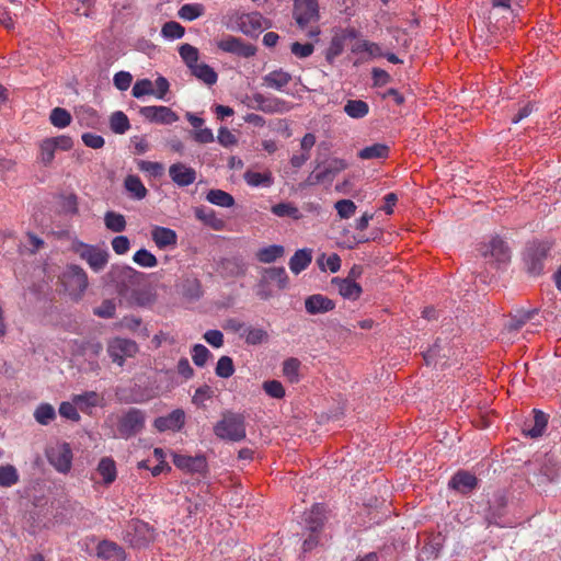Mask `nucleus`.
I'll list each match as a JSON object with an SVG mask.
<instances>
[{"mask_svg":"<svg viewBox=\"0 0 561 561\" xmlns=\"http://www.w3.org/2000/svg\"><path fill=\"white\" fill-rule=\"evenodd\" d=\"M483 256H491L499 263H505L510 260L511 252L505 241L499 237L491 239L488 245L482 250Z\"/></svg>","mask_w":561,"mask_h":561,"instance_id":"6ab92c4d","label":"nucleus"},{"mask_svg":"<svg viewBox=\"0 0 561 561\" xmlns=\"http://www.w3.org/2000/svg\"><path fill=\"white\" fill-rule=\"evenodd\" d=\"M284 255V247L278 244H272L265 248L260 249L256 252V259L261 263H273L277 259Z\"/></svg>","mask_w":561,"mask_h":561,"instance_id":"ea45409f","label":"nucleus"},{"mask_svg":"<svg viewBox=\"0 0 561 561\" xmlns=\"http://www.w3.org/2000/svg\"><path fill=\"white\" fill-rule=\"evenodd\" d=\"M179 54L190 70L198 65L199 51L195 46L182 44L179 47Z\"/></svg>","mask_w":561,"mask_h":561,"instance_id":"a18cd8bd","label":"nucleus"},{"mask_svg":"<svg viewBox=\"0 0 561 561\" xmlns=\"http://www.w3.org/2000/svg\"><path fill=\"white\" fill-rule=\"evenodd\" d=\"M151 239L159 249L175 247L178 243V234L171 228L154 226L151 230Z\"/></svg>","mask_w":561,"mask_h":561,"instance_id":"412c9836","label":"nucleus"},{"mask_svg":"<svg viewBox=\"0 0 561 561\" xmlns=\"http://www.w3.org/2000/svg\"><path fill=\"white\" fill-rule=\"evenodd\" d=\"M216 436L222 439L239 442L245 437V419L240 413L226 412L214 427Z\"/></svg>","mask_w":561,"mask_h":561,"instance_id":"f03ea898","label":"nucleus"},{"mask_svg":"<svg viewBox=\"0 0 561 561\" xmlns=\"http://www.w3.org/2000/svg\"><path fill=\"white\" fill-rule=\"evenodd\" d=\"M207 458H173L175 467L184 472L204 473L207 469Z\"/></svg>","mask_w":561,"mask_h":561,"instance_id":"393cba45","label":"nucleus"},{"mask_svg":"<svg viewBox=\"0 0 561 561\" xmlns=\"http://www.w3.org/2000/svg\"><path fill=\"white\" fill-rule=\"evenodd\" d=\"M290 50L298 58H307L313 53L314 46L311 43L295 42L291 44Z\"/></svg>","mask_w":561,"mask_h":561,"instance_id":"69168bd1","label":"nucleus"},{"mask_svg":"<svg viewBox=\"0 0 561 561\" xmlns=\"http://www.w3.org/2000/svg\"><path fill=\"white\" fill-rule=\"evenodd\" d=\"M551 244L548 242L534 241L529 243L523 254L526 271L534 276L543 272L545 261L550 252Z\"/></svg>","mask_w":561,"mask_h":561,"instance_id":"7ed1b4c3","label":"nucleus"},{"mask_svg":"<svg viewBox=\"0 0 561 561\" xmlns=\"http://www.w3.org/2000/svg\"><path fill=\"white\" fill-rule=\"evenodd\" d=\"M33 415L38 424L48 425L56 419V411L50 403H41L35 409Z\"/></svg>","mask_w":561,"mask_h":561,"instance_id":"a19ab883","label":"nucleus"},{"mask_svg":"<svg viewBox=\"0 0 561 561\" xmlns=\"http://www.w3.org/2000/svg\"><path fill=\"white\" fill-rule=\"evenodd\" d=\"M549 415L541 410L534 409L533 416L525 420L522 433L526 437L538 438L542 436L548 425Z\"/></svg>","mask_w":561,"mask_h":561,"instance_id":"4468645a","label":"nucleus"},{"mask_svg":"<svg viewBox=\"0 0 561 561\" xmlns=\"http://www.w3.org/2000/svg\"><path fill=\"white\" fill-rule=\"evenodd\" d=\"M153 82L149 79L137 80L131 89V94L136 99H140L145 95H153Z\"/></svg>","mask_w":561,"mask_h":561,"instance_id":"6e6d98bb","label":"nucleus"},{"mask_svg":"<svg viewBox=\"0 0 561 561\" xmlns=\"http://www.w3.org/2000/svg\"><path fill=\"white\" fill-rule=\"evenodd\" d=\"M389 147L386 144H374L359 150L358 157L363 160L386 159L389 156Z\"/></svg>","mask_w":561,"mask_h":561,"instance_id":"7c9ffc66","label":"nucleus"},{"mask_svg":"<svg viewBox=\"0 0 561 561\" xmlns=\"http://www.w3.org/2000/svg\"><path fill=\"white\" fill-rule=\"evenodd\" d=\"M300 362L290 357L283 363V374L290 382H297L299 377Z\"/></svg>","mask_w":561,"mask_h":561,"instance_id":"5fc2aeb1","label":"nucleus"},{"mask_svg":"<svg viewBox=\"0 0 561 561\" xmlns=\"http://www.w3.org/2000/svg\"><path fill=\"white\" fill-rule=\"evenodd\" d=\"M191 72L194 77L207 85H214L218 80L217 72L210 66L204 62L198 64L192 68Z\"/></svg>","mask_w":561,"mask_h":561,"instance_id":"473e14b6","label":"nucleus"},{"mask_svg":"<svg viewBox=\"0 0 561 561\" xmlns=\"http://www.w3.org/2000/svg\"><path fill=\"white\" fill-rule=\"evenodd\" d=\"M291 80V75L283 69H277L271 71L266 76L263 77L264 84L267 88H272L275 90H282L286 87Z\"/></svg>","mask_w":561,"mask_h":561,"instance_id":"c756f323","label":"nucleus"},{"mask_svg":"<svg viewBox=\"0 0 561 561\" xmlns=\"http://www.w3.org/2000/svg\"><path fill=\"white\" fill-rule=\"evenodd\" d=\"M252 107L266 114H283L291 108L289 102L277 96H266L262 93H255L252 96Z\"/></svg>","mask_w":561,"mask_h":561,"instance_id":"9d476101","label":"nucleus"},{"mask_svg":"<svg viewBox=\"0 0 561 561\" xmlns=\"http://www.w3.org/2000/svg\"><path fill=\"white\" fill-rule=\"evenodd\" d=\"M448 484L451 489L468 494L478 486V479L468 471L459 470L453 476Z\"/></svg>","mask_w":561,"mask_h":561,"instance_id":"f3484780","label":"nucleus"},{"mask_svg":"<svg viewBox=\"0 0 561 561\" xmlns=\"http://www.w3.org/2000/svg\"><path fill=\"white\" fill-rule=\"evenodd\" d=\"M456 355L447 339L437 337L435 343L424 353V360L427 365L434 364L445 366L447 360Z\"/></svg>","mask_w":561,"mask_h":561,"instance_id":"1a4fd4ad","label":"nucleus"},{"mask_svg":"<svg viewBox=\"0 0 561 561\" xmlns=\"http://www.w3.org/2000/svg\"><path fill=\"white\" fill-rule=\"evenodd\" d=\"M139 114L148 122L171 125L179 121V115L170 107L163 105L142 106Z\"/></svg>","mask_w":561,"mask_h":561,"instance_id":"9b49d317","label":"nucleus"},{"mask_svg":"<svg viewBox=\"0 0 561 561\" xmlns=\"http://www.w3.org/2000/svg\"><path fill=\"white\" fill-rule=\"evenodd\" d=\"M115 311H116V306H115L114 301L107 299V300L102 301L100 307H98L94 310V313L101 318L108 319V318H113L115 316Z\"/></svg>","mask_w":561,"mask_h":561,"instance_id":"774afa93","label":"nucleus"},{"mask_svg":"<svg viewBox=\"0 0 561 561\" xmlns=\"http://www.w3.org/2000/svg\"><path fill=\"white\" fill-rule=\"evenodd\" d=\"M110 127L113 133L123 135L130 128V123L124 112L116 111L110 117Z\"/></svg>","mask_w":561,"mask_h":561,"instance_id":"37998d69","label":"nucleus"},{"mask_svg":"<svg viewBox=\"0 0 561 561\" xmlns=\"http://www.w3.org/2000/svg\"><path fill=\"white\" fill-rule=\"evenodd\" d=\"M262 280H264L265 284L267 282H276L279 289H285L288 285V275L284 267H268L264 270V275Z\"/></svg>","mask_w":561,"mask_h":561,"instance_id":"c9c22d12","label":"nucleus"},{"mask_svg":"<svg viewBox=\"0 0 561 561\" xmlns=\"http://www.w3.org/2000/svg\"><path fill=\"white\" fill-rule=\"evenodd\" d=\"M344 112L351 118L359 119L369 113V105L363 100H347Z\"/></svg>","mask_w":561,"mask_h":561,"instance_id":"f704fd0d","label":"nucleus"},{"mask_svg":"<svg viewBox=\"0 0 561 561\" xmlns=\"http://www.w3.org/2000/svg\"><path fill=\"white\" fill-rule=\"evenodd\" d=\"M72 249L82 260H84L94 272L102 271L108 262V252L96 245L88 244L82 241H75Z\"/></svg>","mask_w":561,"mask_h":561,"instance_id":"39448f33","label":"nucleus"},{"mask_svg":"<svg viewBox=\"0 0 561 561\" xmlns=\"http://www.w3.org/2000/svg\"><path fill=\"white\" fill-rule=\"evenodd\" d=\"M248 265L242 257L231 256L220 260L217 272L224 278H238L245 275Z\"/></svg>","mask_w":561,"mask_h":561,"instance_id":"2eb2a0df","label":"nucleus"},{"mask_svg":"<svg viewBox=\"0 0 561 561\" xmlns=\"http://www.w3.org/2000/svg\"><path fill=\"white\" fill-rule=\"evenodd\" d=\"M241 337H243L249 345H259L267 341L268 333L264 329L247 325L244 332L241 333Z\"/></svg>","mask_w":561,"mask_h":561,"instance_id":"79ce46f5","label":"nucleus"},{"mask_svg":"<svg viewBox=\"0 0 561 561\" xmlns=\"http://www.w3.org/2000/svg\"><path fill=\"white\" fill-rule=\"evenodd\" d=\"M271 211L277 217H289L293 219H300L302 217L298 207H296L293 203H278L273 205Z\"/></svg>","mask_w":561,"mask_h":561,"instance_id":"c03bdc74","label":"nucleus"},{"mask_svg":"<svg viewBox=\"0 0 561 561\" xmlns=\"http://www.w3.org/2000/svg\"><path fill=\"white\" fill-rule=\"evenodd\" d=\"M60 207L61 210L66 214H77L78 213V197L76 194L62 195L60 197Z\"/></svg>","mask_w":561,"mask_h":561,"instance_id":"e2e57ef3","label":"nucleus"},{"mask_svg":"<svg viewBox=\"0 0 561 561\" xmlns=\"http://www.w3.org/2000/svg\"><path fill=\"white\" fill-rule=\"evenodd\" d=\"M204 13V7L199 3H186L178 12L180 19L184 21H194Z\"/></svg>","mask_w":561,"mask_h":561,"instance_id":"de8ad7c7","label":"nucleus"},{"mask_svg":"<svg viewBox=\"0 0 561 561\" xmlns=\"http://www.w3.org/2000/svg\"><path fill=\"white\" fill-rule=\"evenodd\" d=\"M138 351L136 342L128 339L116 337L108 343L107 353L112 360L119 366L124 365L126 357L134 356Z\"/></svg>","mask_w":561,"mask_h":561,"instance_id":"f8f14e48","label":"nucleus"},{"mask_svg":"<svg viewBox=\"0 0 561 561\" xmlns=\"http://www.w3.org/2000/svg\"><path fill=\"white\" fill-rule=\"evenodd\" d=\"M169 175L180 187L188 186L196 180V171L182 162L171 164L169 168Z\"/></svg>","mask_w":561,"mask_h":561,"instance_id":"dca6fc26","label":"nucleus"},{"mask_svg":"<svg viewBox=\"0 0 561 561\" xmlns=\"http://www.w3.org/2000/svg\"><path fill=\"white\" fill-rule=\"evenodd\" d=\"M19 482V473L14 466H0V486L10 488Z\"/></svg>","mask_w":561,"mask_h":561,"instance_id":"49530a36","label":"nucleus"},{"mask_svg":"<svg viewBox=\"0 0 561 561\" xmlns=\"http://www.w3.org/2000/svg\"><path fill=\"white\" fill-rule=\"evenodd\" d=\"M195 217L204 222L206 226H209L214 230H221L225 226L222 219L216 216V213L211 208L207 207H196L194 209Z\"/></svg>","mask_w":561,"mask_h":561,"instance_id":"c85d7f7f","label":"nucleus"},{"mask_svg":"<svg viewBox=\"0 0 561 561\" xmlns=\"http://www.w3.org/2000/svg\"><path fill=\"white\" fill-rule=\"evenodd\" d=\"M305 308L309 314H319L332 311L335 302L321 294H314L306 298Z\"/></svg>","mask_w":561,"mask_h":561,"instance_id":"a211bd4d","label":"nucleus"},{"mask_svg":"<svg viewBox=\"0 0 561 561\" xmlns=\"http://www.w3.org/2000/svg\"><path fill=\"white\" fill-rule=\"evenodd\" d=\"M96 471L105 484H111L116 479L117 472L113 458H101Z\"/></svg>","mask_w":561,"mask_h":561,"instance_id":"4c0bfd02","label":"nucleus"},{"mask_svg":"<svg viewBox=\"0 0 561 561\" xmlns=\"http://www.w3.org/2000/svg\"><path fill=\"white\" fill-rule=\"evenodd\" d=\"M265 19L259 12H253L241 18L240 30L245 35L261 32L265 27Z\"/></svg>","mask_w":561,"mask_h":561,"instance_id":"b1692460","label":"nucleus"},{"mask_svg":"<svg viewBox=\"0 0 561 561\" xmlns=\"http://www.w3.org/2000/svg\"><path fill=\"white\" fill-rule=\"evenodd\" d=\"M133 81V76L127 71H118L114 75L113 82L119 91H126Z\"/></svg>","mask_w":561,"mask_h":561,"instance_id":"0e129e2a","label":"nucleus"},{"mask_svg":"<svg viewBox=\"0 0 561 561\" xmlns=\"http://www.w3.org/2000/svg\"><path fill=\"white\" fill-rule=\"evenodd\" d=\"M102 397L95 391H85L80 394H73L72 401L82 412H88L90 409L99 407L102 402Z\"/></svg>","mask_w":561,"mask_h":561,"instance_id":"a878e982","label":"nucleus"},{"mask_svg":"<svg viewBox=\"0 0 561 561\" xmlns=\"http://www.w3.org/2000/svg\"><path fill=\"white\" fill-rule=\"evenodd\" d=\"M98 556L107 561H125V550L114 541L103 540L98 545Z\"/></svg>","mask_w":561,"mask_h":561,"instance_id":"5701e85b","label":"nucleus"},{"mask_svg":"<svg viewBox=\"0 0 561 561\" xmlns=\"http://www.w3.org/2000/svg\"><path fill=\"white\" fill-rule=\"evenodd\" d=\"M104 225L112 232H123L127 222L124 215L108 210L104 214Z\"/></svg>","mask_w":561,"mask_h":561,"instance_id":"e433bc0d","label":"nucleus"},{"mask_svg":"<svg viewBox=\"0 0 561 561\" xmlns=\"http://www.w3.org/2000/svg\"><path fill=\"white\" fill-rule=\"evenodd\" d=\"M123 539L134 548H142L153 540V529L142 520L133 519L124 530Z\"/></svg>","mask_w":561,"mask_h":561,"instance_id":"423d86ee","label":"nucleus"},{"mask_svg":"<svg viewBox=\"0 0 561 561\" xmlns=\"http://www.w3.org/2000/svg\"><path fill=\"white\" fill-rule=\"evenodd\" d=\"M61 282L65 290L73 299H80L88 287V275L79 265H69L62 273Z\"/></svg>","mask_w":561,"mask_h":561,"instance_id":"20e7f679","label":"nucleus"},{"mask_svg":"<svg viewBox=\"0 0 561 561\" xmlns=\"http://www.w3.org/2000/svg\"><path fill=\"white\" fill-rule=\"evenodd\" d=\"M215 373L220 378H229L234 374V364L231 357L221 356L216 365Z\"/></svg>","mask_w":561,"mask_h":561,"instance_id":"603ef678","label":"nucleus"},{"mask_svg":"<svg viewBox=\"0 0 561 561\" xmlns=\"http://www.w3.org/2000/svg\"><path fill=\"white\" fill-rule=\"evenodd\" d=\"M138 468L150 470L153 477L171 470L170 465L163 458H144L138 462Z\"/></svg>","mask_w":561,"mask_h":561,"instance_id":"2f4dec72","label":"nucleus"},{"mask_svg":"<svg viewBox=\"0 0 561 561\" xmlns=\"http://www.w3.org/2000/svg\"><path fill=\"white\" fill-rule=\"evenodd\" d=\"M325 522V507L323 504H314L310 512L306 513L305 526L312 534H319Z\"/></svg>","mask_w":561,"mask_h":561,"instance_id":"aec40b11","label":"nucleus"},{"mask_svg":"<svg viewBox=\"0 0 561 561\" xmlns=\"http://www.w3.org/2000/svg\"><path fill=\"white\" fill-rule=\"evenodd\" d=\"M113 251L118 254L123 255L129 251L130 248V241L126 236H117L113 238L112 242Z\"/></svg>","mask_w":561,"mask_h":561,"instance_id":"338daca9","label":"nucleus"},{"mask_svg":"<svg viewBox=\"0 0 561 561\" xmlns=\"http://www.w3.org/2000/svg\"><path fill=\"white\" fill-rule=\"evenodd\" d=\"M331 283L344 299L357 300L363 293L362 286L353 280L334 277Z\"/></svg>","mask_w":561,"mask_h":561,"instance_id":"4be33fe9","label":"nucleus"},{"mask_svg":"<svg viewBox=\"0 0 561 561\" xmlns=\"http://www.w3.org/2000/svg\"><path fill=\"white\" fill-rule=\"evenodd\" d=\"M133 260L141 267H154L158 264L157 257L148 250L140 249L135 252Z\"/></svg>","mask_w":561,"mask_h":561,"instance_id":"864d4df0","label":"nucleus"},{"mask_svg":"<svg viewBox=\"0 0 561 561\" xmlns=\"http://www.w3.org/2000/svg\"><path fill=\"white\" fill-rule=\"evenodd\" d=\"M56 150L57 149L54 147L53 142L48 138L42 140L39 144V162L45 167L51 164L55 158Z\"/></svg>","mask_w":561,"mask_h":561,"instance_id":"09e8293b","label":"nucleus"},{"mask_svg":"<svg viewBox=\"0 0 561 561\" xmlns=\"http://www.w3.org/2000/svg\"><path fill=\"white\" fill-rule=\"evenodd\" d=\"M108 420L116 425V434L129 438L140 433L146 423V414L137 408H129L121 414L110 416Z\"/></svg>","mask_w":561,"mask_h":561,"instance_id":"f257e3e1","label":"nucleus"},{"mask_svg":"<svg viewBox=\"0 0 561 561\" xmlns=\"http://www.w3.org/2000/svg\"><path fill=\"white\" fill-rule=\"evenodd\" d=\"M345 47L344 39L339 35V33L334 34L331 38L330 45L325 53V59L332 64L336 57H339Z\"/></svg>","mask_w":561,"mask_h":561,"instance_id":"8fccbe9b","label":"nucleus"},{"mask_svg":"<svg viewBox=\"0 0 561 561\" xmlns=\"http://www.w3.org/2000/svg\"><path fill=\"white\" fill-rule=\"evenodd\" d=\"M49 121L55 127L65 128L71 123V115L62 107H55L50 112Z\"/></svg>","mask_w":561,"mask_h":561,"instance_id":"3c124183","label":"nucleus"},{"mask_svg":"<svg viewBox=\"0 0 561 561\" xmlns=\"http://www.w3.org/2000/svg\"><path fill=\"white\" fill-rule=\"evenodd\" d=\"M184 33H185L184 27L175 21H169V22L164 23L161 28L162 36H164L165 38H171V39H178V38L183 37Z\"/></svg>","mask_w":561,"mask_h":561,"instance_id":"4d7b16f0","label":"nucleus"},{"mask_svg":"<svg viewBox=\"0 0 561 561\" xmlns=\"http://www.w3.org/2000/svg\"><path fill=\"white\" fill-rule=\"evenodd\" d=\"M334 208L337 211V215L342 219L351 218L356 211V205L351 199H340L335 203Z\"/></svg>","mask_w":561,"mask_h":561,"instance_id":"bf43d9fd","label":"nucleus"},{"mask_svg":"<svg viewBox=\"0 0 561 561\" xmlns=\"http://www.w3.org/2000/svg\"><path fill=\"white\" fill-rule=\"evenodd\" d=\"M312 252L309 249L297 250L289 260V268L294 274L305 271L311 263Z\"/></svg>","mask_w":561,"mask_h":561,"instance_id":"cd10ccee","label":"nucleus"},{"mask_svg":"<svg viewBox=\"0 0 561 561\" xmlns=\"http://www.w3.org/2000/svg\"><path fill=\"white\" fill-rule=\"evenodd\" d=\"M59 414L70 421L78 422L80 420V414L78 413V407L71 402H61L59 405Z\"/></svg>","mask_w":561,"mask_h":561,"instance_id":"680f3d73","label":"nucleus"},{"mask_svg":"<svg viewBox=\"0 0 561 561\" xmlns=\"http://www.w3.org/2000/svg\"><path fill=\"white\" fill-rule=\"evenodd\" d=\"M218 49L233 54L238 57L250 58L255 55L256 47L245 43L242 38L232 35H226L216 42Z\"/></svg>","mask_w":561,"mask_h":561,"instance_id":"6e6552de","label":"nucleus"},{"mask_svg":"<svg viewBox=\"0 0 561 561\" xmlns=\"http://www.w3.org/2000/svg\"><path fill=\"white\" fill-rule=\"evenodd\" d=\"M191 354L194 364L198 367L205 366L211 355L209 350L203 344H195L192 347Z\"/></svg>","mask_w":561,"mask_h":561,"instance_id":"13d9d810","label":"nucleus"},{"mask_svg":"<svg viewBox=\"0 0 561 561\" xmlns=\"http://www.w3.org/2000/svg\"><path fill=\"white\" fill-rule=\"evenodd\" d=\"M186 421L184 410L175 409L167 415L159 416L153 421V427L158 432H180Z\"/></svg>","mask_w":561,"mask_h":561,"instance_id":"ddd939ff","label":"nucleus"},{"mask_svg":"<svg viewBox=\"0 0 561 561\" xmlns=\"http://www.w3.org/2000/svg\"><path fill=\"white\" fill-rule=\"evenodd\" d=\"M263 389L266 394L275 399H282L285 396V389L278 380L264 381Z\"/></svg>","mask_w":561,"mask_h":561,"instance_id":"052dcab7","label":"nucleus"},{"mask_svg":"<svg viewBox=\"0 0 561 561\" xmlns=\"http://www.w3.org/2000/svg\"><path fill=\"white\" fill-rule=\"evenodd\" d=\"M293 16L302 30L317 23L320 19L318 0H294Z\"/></svg>","mask_w":561,"mask_h":561,"instance_id":"0eeeda50","label":"nucleus"},{"mask_svg":"<svg viewBox=\"0 0 561 561\" xmlns=\"http://www.w3.org/2000/svg\"><path fill=\"white\" fill-rule=\"evenodd\" d=\"M124 187L129 196L137 201L144 199L148 194V190L138 175H127L124 180Z\"/></svg>","mask_w":561,"mask_h":561,"instance_id":"bb28decb","label":"nucleus"},{"mask_svg":"<svg viewBox=\"0 0 561 561\" xmlns=\"http://www.w3.org/2000/svg\"><path fill=\"white\" fill-rule=\"evenodd\" d=\"M243 179L245 183L252 187H270L273 184V175L270 171L260 173L248 170L244 173Z\"/></svg>","mask_w":561,"mask_h":561,"instance_id":"72a5a7b5","label":"nucleus"},{"mask_svg":"<svg viewBox=\"0 0 561 561\" xmlns=\"http://www.w3.org/2000/svg\"><path fill=\"white\" fill-rule=\"evenodd\" d=\"M206 199L210 204L220 207H232L234 205V198L231 194L217 188L210 190L206 195Z\"/></svg>","mask_w":561,"mask_h":561,"instance_id":"58836bf2","label":"nucleus"}]
</instances>
